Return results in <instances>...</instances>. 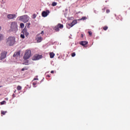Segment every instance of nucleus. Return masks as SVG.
Masks as SVG:
<instances>
[{
	"label": "nucleus",
	"mask_w": 130,
	"mask_h": 130,
	"mask_svg": "<svg viewBox=\"0 0 130 130\" xmlns=\"http://www.w3.org/2000/svg\"><path fill=\"white\" fill-rule=\"evenodd\" d=\"M16 42V38L14 37H9L6 41V44L8 46H13Z\"/></svg>",
	"instance_id": "nucleus-1"
},
{
	"label": "nucleus",
	"mask_w": 130,
	"mask_h": 130,
	"mask_svg": "<svg viewBox=\"0 0 130 130\" xmlns=\"http://www.w3.org/2000/svg\"><path fill=\"white\" fill-rule=\"evenodd\" d=\"M10 31L12 32H17V31H18V24L17 22L13 21L11 22Z\"/></svg>",
	"instance_id": "nucleus-2"
},
{
	"label": "nucleus",
	"mask_w": 130,
	"mask_h": 130,
	"mask_svg": "<svg viewBox=\"0 0 130 130\" xmlns=\"http://www.w3.org/2000/svg\"><path fill=\"white\" fill-rule=\"evenodd\" d=\"M19 20L23 23H27L29 21V16L27 15L21 16L19 17Z\"/></svg>",
	"instance_id": "nucleus-3"
},
{
	"label": "nucleus",
	"mask_w": 130,
	"mask_h": 130,
	"mask_svg": "<svg viewBox=\"0 0 130 130\" xmlns=\"http://www.w3.org/2000/svg\"><path fill=\"white\" fill-rule=\"evenodd\" d=\"M30 57H31V50H26L23 58L24 59H28Z\"/></svg>",
	"instance_id": "nucleus-4"
},
{
	"label": "nucleus",
	"mask_w": 130,
	"mask_h": 130,
	"mask_svg": "<svg viewBox=\"0 0 130 130\" xmlns=\"http://www.w3.org/2000/svg\"><path fill=\"white\" fill-rule=\"evenodd\" d=\"M7 54H8V52L7 51H3L1 53L0 56V60H3V59H5L6 57H7Z\"/></svg>",
	"instance_id": "nucleus-5"
},
{
	"label": "nucleus",
	"mask_w": 130,
	"mask_h": 130,
	"mask_svg": "<svg viewBox=\"0 0 130 130\" xmlns=\"http://www.w3.org/2000/svg\"><path fill=\"white\" fill-rule=\"evenodd\" d=\"M43 57L42 55L36 54L32 57V60H38L39 59H41Z\"/></svg>",
	"instance_id": "nucleus-6"
},
{
	"label": "nucleus",
	"mask_w": 130,
	"mask_h": 130,
	"mask_svg": "<svg viewBox=\"0 0 130 130\" xmlns=\"http://www.w3.org/2000/svg\"><path fill=\"white\" fill-rule=\"evenodd\" d=\"M49 13L50 12L49 11V10H47L46 11H43L42 13V16L44 17H47Z\"/></svg>",
	"instance_id": "nucleus-7"
},
{
	"label": "nucleus",
	"mask_w": 130,
	"mask_h": 130,
	"mask_svg": "<svg viewBox=\"0 0 130 130\" xmlns=\"http://www.w3.org/2000/svg\"><path fill=\"white\" fill-rule=\"evenodd\" d=\"M7 18L9 19V20L15 19L16 18V14H9L7 15Z\"/></svg>",
	"instance_id": "nucleus-8"
},
{
	"label": "nucleus",
	"mask_w": 130,
	"mask_h": 130,
	"mask_svg": "<svg viewBox=\"0 0 130 130\" xmlns=\"http://www.w3.org/2000/svg\"><path fill=\"white\" fill-rule=\"evenodd\" d=\"M22 33H23L24 35H25L26 37H27L29 35V32H28V31H27L26 28H24L22 30Z\"/></svg>",
	"instance_id": "nucleus-9"
},
{
	"label": "nucleus",
	"mask_w": 130,
	"mask_h": 130,
	"mask_svg": "<svg viewBox=\"0 0 130 130\" xmlns=\"http://www.w3.org/2000/svg\"><path fill=\"white\" fill-rule=\"evenodd\" d=\"M37 42L38 43H39L41 42V41L42 40V37H38L36 38Z\"/></svg>",
	"instance_id": "nucleus-10"
},
{
	"label": "nucleus",
	"mask_w": 130,
	"mask_h": 130,
	"mask_svg": "<svg viewBox=\"0 0 130 130\" xmlns=\"http://www.w3.org/2000/svg\"><path fill=\"white\" fill-rule=\"evenodd\" d=\"M80 44L81 45H82V46H85V45H87V44H88V42H87V41H81V42H80Z\"/></svg>",
	"instance_id": "nucleus-11"
},
{
	"label": "nucleus",
	"mask_w": 130,
	"mask_h": 130,
	"mask_svg": "<svg viewBox=\"0 0 130 130\" xmlns=\"http://www.w3.org/2000/svg\"><path fill=\"white\" fill-rule=\"evenodd\" d=\"M19 56H20V52H15L13 54V57H18Z\"/></svg>",
	"instance_id": "nucleus-12"
},
{
	"label": "nucleus",
	"mask_w": 130,
	"mask_h": 130,
	"mask_svg": "<svg viewBox=\"0 0 130 130\" xmlns=\"http://www.w3.org/2000/svg\"><path fill=\"white\" fill-rule=\"evenodd\" d=\"M49 55H50V58H53L55 54L53 52H51L50 53Z\"/></svg>",
	"instance_id": "nucleus-13"
},
{
	"label": "nucleus",
	"mask_w": 130,
	"mask_h": 130,
	"mask_svg": "<svg viewBox=\"0 0 130 130\" xmlns=\"http://www.w3.org/2000/svg\"><path fill=\"white\" fill-rule=\"evenodd\" d=\"M73 24L72 23H69L67 25V27L68 29H70V28H72L73 27Z\"/></svg>",
	"instance_id": "nucleus-14"
},
{
	"label": "nucleus",
	"mask_w": 130,
	"mask_h": 130,
	"mask_svg": "<svg viewBox=\"0 0 130 130\" xmlns=\"http://www.w3.org/2000/svg\"><path fill=\"white\" fill-rule=\"evenodd\" d=\"M54 30H55L56 32H58V31H59V28L57 25H56L54 27Z\"/></svg>",
	"instance_id": "nucleus-15"
},
{
	"label": "nucleus",
	"mask_w": 130,
	"mask_h": 130,
	"mask_svg": "<svg viewBox=\"0 0 130 130\" xmlns=\"http://www.w3.org/2000/svg\"><path fill=\"white\" fill-rule=\"evenodd\" d=\"M58 27H59L60 29H62L63 28V25L61 24L60 23L58 24L57 25Z\"/></svg>",
	"instance_id": "nucleus-16"
},
{
	"label": "nucleus",
	"mask_w": 130,
	"mask_h": 130,
	"mask_svg": "<svg viewBox=\"0 0 130 130\" xmlns=\"http://www.w3.org/2000/svg\"><path fill=\"white\" fill-rule=\"evenodd\" d=\"M17 90L18 91H21L22 90V87L20 85H18L17 87Z\"/></svg>",
	"instance_id": "nucleus-17"
},
{
	"label": "nucleus",
	"mask_w": 130,
	"mask_h": 130,
	"mask_svg": "<svg viewBox=\"0 0 130 130\" xmlns=\"http://www.w3.org/2000/svg\"><path fill=\"white\" fill-rule=\"evenodd\" d=\"M77 23H78V21H77V20H73V22H71L73 26H74V25H76V24H77Z\"/></svg>",
	"instance_id": "nucleus-18"
},
{
	"label": "nucleus",
	"mask_w": 130,
	"mask_h": 130,
	"mask_svg": "<svg viewBox=\"0 0 130 130\" xmlns=\"http://www.w3.org/2000/svg\"><path fill=\"white\" fill-rule=\"evenodd\" d=\"M29 68L28 67H25L24 68H22L21 69V71L22 72H24V71H27V70Z\"/></svg>",
	"instance_id": "nucleus-19"
},
{
	"label": "nucleus",
	"mask_w": 130,
	"mask_h": 130,
	"mask_svg": "<svg viewBox=\"0 0 130 130\" xmlns=\"http://www.w3.org/2000/svg\"><path fill=\"white\" fill-rule=\"evenodd\" d=\"M7 111H1V114L2 115H6V113H7Z\"/></svg>",
	"instance_id": "nucleus-20"
},
{
	"label": "nucleus",
	"mask_w": 130,
	"mask_h": 130,
	"mask_svg": "<svg viewBox=\"0 0 130 130\" xmlns=\"http://www.w3.org/2000/svg\"><path fill=\"white\" fill-rule=\"evenodd\" d=\"M20 28L23 29V28H24V27L25 26V25L24 24V23H20Z\"/></svg>",
	"instance_id": "nucleus-21"
},
{
	"label": "nucleus",
	"mask_w": 130,
	"mask_h": 130,
	"mask_svg": "<svg viewBox=\"0 0 130 130\" xmlns=\"http://www.w3.org/2000/svg\"><path fill=\"white\" fill-rule=\"evenodd\" d=\"M4 39V35L0 34V41H2Z\"/></svg>",
	"instance_id": "nucleus-22"
},
{
	"label": "nucleus",
	"mask_w": 130,
	"mask_h": 130,
	"mask_svg": "<svg viewBox=\"0 0 130 130\" xmlns=\"http://www.w3.org/2000/svg\"><path fill=\"white\" fill-rule=\"evenodd\" d=\"M20 37L21 38H22V39H24V38H25V35L24 34H21L20 35Z\"/></svg>",
	"instance_id": "nucleus-23"
},
{
	"label": "nucleus",
	"mask_w": 130,
	"mask_h": 130,
	"mask_svg": "<svg viewBox=\"0 0 130 130\" xmlns=\"http://www.w3.org/2000/svg\"><path fill=\"white\" fill-rule=\"evenodd\" d=\"M0 103L1 105H4V104H6V103H7V102H6V101H3L1 102Z\"/></svg>",
	"instance_id": "nucleus-24"
},
{
	"label": "nucleus",
	"mask_w": 130,
	"mask_h": 130,
	"mask_svg": "<svg viewBox=\"0 0 130 130\" xmlns=\"http://www.w3.org/2000/svg\"><path fill=\"white\" fill-rule=\"evenodd\" d=\"M57 5V3L56 2H53L52 4V7H55Z\"/></svg>",
	"instance_id": "nucleus-25"
},
{
	"label": "nucleus",
	"mask_w": 130,
	"mask_h": 130,
	"mask_svg": "<svg viewBox=\"0 0 130 130\" xmlns=\"http://www.w3.org/2000/svg\"><path fill=\"white\" fill-rule=\"evenodd\" d=\"M30 25H31V23H27L26 24V26L27 28H30Z\"/></svg>",
	"instance_id": "nucleus-26"
},
{
	"label": "nucleus",
	"mask_w": 130,
	"mask_h": 130,
	"mask_svg": "<svg viewBox=\"0 0 130 130\" xmlns=\"http://www.w3.org/2000/svg\"><path fill=\"white\" fill-rule=\"evenodd\" d=\"M103 29L105 31H106V30H107V29H108V26H104Z\"/></svg>",
	"instance_id": "nucleus-27"
},
{
	"label": "nucleus",
	"mask_w": 130,
	"mask_h": 130,
	"mask_svg": "<svg viewBox=\"0 0 130 130\" xmlns=\"http://www.w3.org/2000/svg\"><path fill=\"white\" fill-rule=\"evenodd\" d=\"M71 56H72V57H74V56H76V53L73 52L71 54Z\"/></svg>",
	"instance_id": "nucleus-28"
},
{
	"label": "nucleus",
	"mask_w": 130,
	"mask_h": 130,
	"mask_svg": "<svg viewBox=\"0 0 130 130\" xmlns=\"http://www.w3.org/2000/svg\"><path fill=\"white\" fill-rule=\"evenodd\" d=\"M86 19H87V17H83L81 19V20H83V21L85 20H86Z\"/></svg>",
	"instance_id": "nucleus-29"
},
{
	"label": "nucleus",
	"mask_w": 130,
	"mask_h": 130,
	"mask_svg": "<svg viewBox=\"0 0 130 130\" xmlns=\"http://www.w3.org/2000/svg\"><path fill=\"white\" fill-rule=\"evenodd\" d=\"M32 19H35V18H36V14H34L32 15Z\"/></svg>",
	"instance_id": "nucleus-30"
},
{
	"label": "nucleus",
	"mask_w": 130,
	"mask_h": 130,
	"mask_svg": "<svg viewBox=\"0 0 130 130\" xmlns=\"http://www.w3.org/2000/svg\"><path fill=\"white\" fill-rule=\"evenodd\" d=\"M33 81H38V78H34Z\"/></svg>",
	"instance_id": "nucleus-31"
},
{
	"label": "nucleus",
	"mask_w": 130,
	"mask_h": 130,
	"mask_svg": "<svg viewBox=\"0 0 130 130\" xmlns=\"http://www.w3.org/2000/svg\"><path fill=\"white\" fill-rule=\"evenodd\" d=\"M88 34H89V35H90V36H92V32L88 31Z\"/></svg>",
	"instance_id": "nucleus-32"
},
{
	"label": "nucleus",
	"mask_w": 130,
	"mask_h": 130,
	"mask_svg": "<svg viewBox=\"0 0 130 130\" xmlns=\"http://www.w3.org/2000/svg\"><path fill=\"white\" fill-rule=\"evenodd\" d=\"M37 83L36 82H34V83H32L33 86H34V87H35V85H37Z\"/></svg>",
	"instance_id": "nucleus-33"
},
{
	"label": "nucleus",
	"mask_w": 130,
	"mask_h": 130,
	"mask_svg": "<svg viewBox=\"0 0 130 130\" xmlns=\"http://www.w3.org/2000/svg\"><path fill=\"white\" fill-rule=\"evenodd\" d=\"M106 13H107V14H109V13H110V10H107Z\"/></svg>",
	"instance_id": "nucleus-34"
},
{
	"label": "nucleus",
	"mask_w": 130,
	"mask_h": 130,
	"mask_svg": "<svg viewBox=\"0 0 130 130\" xmlns=\"http://www.w3.org/2000/svg\"><path fill=\"white\" fill-rule=\"evenodd\" d=\"M81 37L82 38H83V37H84V35L81 34Z\"/></svg>",
	"instance_id": "nucleus-35"
},
{
	"label": "nucleus",
	"mask_w": 130,
	"mask_h": 130,
	"mask_svg": "<svg viewBox=\"0 0 130 130\" xmlns=\"http://www.w3.org/2000/svg\"><path fill=\"white\" fill-rule=\"evenodd\" d=\"M53 73H54V71H51V74H53Z\"/></svg>",
	"instance_id": "nucleus-36"
},
{
	"label": "nucleus",
	"mask_w": 130,
	"mask_h": 130,
	"mask_svg": "<svg viewBox=\"0 0 130 130\" xmlns=\"http://www.w3.org/2000/svg\"><path fill=\"white\" fill-rule=\"evenodd\" d=\"M47 77L48 78H50V75H47Z\"/></svg>",
	"instance_id": "nucleus-37"
},
{
	"label": "nucleus",
	"mask_w": 130,
	"mask_h": 130,
	"mask_svg": "<svg viewBox=\"0 0 130 130\" xmlns=\"http://www.w3.org/2000/svg\"><path fill=\"white\" fill-rule=\"evenodd\" d=\"M43 33H44V31H42L41 34H43Z\"/></svg>",
	"instance_id": "nucleus-38"
},
{
	"label": "nucleus",
	"mask_w": 130,
	"mask_h": 130,
	"mask_svg": "<svg viewBox=\"0 0 130 130\" xmlns=\"http://www.w3.org/2000/svg\"><path fill=\"white\" fill-rule=\"evenodd\" d=\"M2 30V27L0 26V31Z\"/></svg>",
	"instance_id": "nucleus-39"
},
{
	"label": "nucleus",
	"mask_w": 130,
	"mask_h": 130,
	"mask_svg": "<svg viewBox=\"0 0 130 130\" xmlns=\"http://www.w3.org/2000/svg\"><path fill=\"white\" fill-rule=\"evenodd\" d=\"M2 87H3V86H0V88H2Z\"/></svg>",
	"instance_id": "nucleus-40"
},
{
	"label": "nucleus",
	"mask_w": 130,
	"mask_h": 130,
	"mask_svg": "<svg viewBox=\"0 0 130 130\" xmlns=\"http://www.w3.org/2000/svg\"><path fill=\"white\" fill-rule=\"evenodd\" d=\"M13 96H14L15 94H13Z\"/></svg>",
	"instance_id": "nucleus-41"
}]
</instances>
